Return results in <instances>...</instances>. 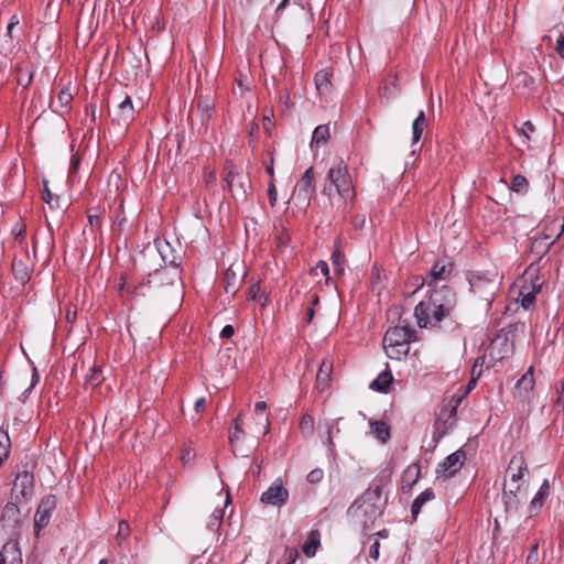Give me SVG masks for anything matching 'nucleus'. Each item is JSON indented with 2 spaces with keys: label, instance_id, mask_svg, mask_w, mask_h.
Returning a JSON list of instances; mask_svg holds the SVG:
<instances>
[{
  "label": "nucleus",
  "instance_id": "1",
  "mask_svg": "<svg viewBox=\"0 0 564 564\" xmlns=\"http://www.w3.org/2000/svg\"><path fill=\"white\" fill-rule=\"evenodd\" d=\"M322 193L328 197L330 206L336 210L344 215L350 212L357 194L348 164L341 158L332 161Z\"/></svg>",
  "mask_w": 564,
  "mask_h": 564
},
{
  "label": "nucleus",
  "instance_id": "2",
  "mask_svg": "<svg viewBox=\"0 0 564 564\" xmlns=\"http://www.w3.org/2000/svg\"><path fill=\"white\" fill-rule=\"evenodd\" d=\"M456 306L455 293L443 286L434 290L426 301H421L414 310L417 325L423 328L437 327L440 323L448 317Z\"/></svg>",
  "mask_w": 564,
  "mask_h": 564
},
{
  "label": "nucleus",
  "instance_id": "3",
  "mask_svg": "<svg viewBox=\"0 0 564 564\" xmlns=\"http://www.w3.org/2000/svg\"><path fill=\"white\" fill-rule=\"evenodd\" d=\"M527 474L528 467L523 456H513L506 470V481L502 494L507 520H512L519 511L521 502L525 501L528 498V484L524 479Z\"/></svg>",
  "mask_w": 564,
  "mask_h": 564
},
{
  "label": "nucleus",
  "instance_id": "4",
  "mask_svg": "<svg viewBox=\"0 0 564 564\" xmlns=\"http://www.w3.org/2000/svg\"><path fill=\"white\" fill-rule=\"evenodd\" d=\"M382 487L380 485L370 486L360 498H358L348 509V513L364 527L368 529L376 519L381 516L383 502L381 499Z\"/></svg>",
  "mask_w": 564,
  "mask_h": 564
},
{
  "label": "nucleus",
  "instance_id": "5",
  "mask_svg": "<svg viewBox=\"0 0 564 564\" xmlns=\"http://www.w3.org/2000/svg\"><path fill=\"white\" fill-rule=\"evenodd\" d=\"M414 332L409 325H397L389 328L383 337V347L390 359L401 360L410 350Z\"/></svg>",
  "mask_w": 564,
  "mask_h": 564
},
{
  "label": "nucleus",
  "instance_id": "6",
  "mask_svg": "<svg viewBox=\"0 0 564 564\" xmlns=\"http://www.w3.org/2000/svg\"><path fill=\"white\" fill-rule=\"evenodd\" d=\"M545 282L544 276L540 274L539 267L529 265L517 282L519 289L517 301L523 308H529L534 304L535 295L541 291Z\"/></svg>",
  "mask_w": 564,
  "mask_h": 564
},
{
  "label": "nucleus",
  "instance_id": "7",
  "mask_svg": "<svg viewBox=\"0 0 564 564\" xmlns=\"http://www.w3.org/2000/svg\"><path fill=\"white\" fill-rule=\"evenodd\" d=\"M469 283L474 294L486 301L488 304L492 301L499 289V282L496 273L474 275L470 278Z\"/></svg>",
  "mask_w": 564,
  "mask_h": 564
},
{
  "label": "nucleus",
  "instance_id": "8",
  "mask_svg": "<svg viewBox=\"0 0 564 564\" xmlns=\"http://www.w3.org/2000/svg\"><path fill=\"white\" fill-rule=\"evenodd\" d=\"M314 182V169L311 166L304 172L302 178L300 180L294 189V198L296 200H300V203L303 204L304 206L310 205L311 198L315 191Z\"/></svg>",
  "mask_w": 564,
  "mask_h": 564
},
{
  "label": "nucleus",
  "instance_id": "9",
  "mask_svg": "<svg viewBox=\"0 0 564 564\" xmlns=\"http://www.w3.org/2000/svg\"><path fill=\"white\" fill-rule=\"evenodd\" d=\"M466 454L459 449L448 455L436 468L438 477L447 479L454 476L464 465Z\"/></svg>",
  "mask_w": 564,
  "mask_h": 564
},
{
  "label": "nucleus",
  "instance_id": "10",
  "mask_svg": "<svg viewBox=\"0 0 564 564\" xmlns=\"http://www.w3.org/2000/svg\"><path fill=\"white\" fill-rule=\"evenodd\" d=\"M289 499V490L283 486L281 479H275L271 486L261 495V502L281 507Z\"/></svg>",
  "mask_w": 564,
  "mask_h": 564
},
{
  "label": "nucleus",
  "instance_id": "11",
  "mask_svg": "<svg viewBox=\"0 0 564 564\" xmlns=\"http://www.w3.org/2000/svg\"><path fill=\"white\" fill-rule=\"evenodd\" d=\"M55 507V496L50 495L41 500L34 517V529L36 534H39V532L48 524Z\"/></svg>",
  "mask_w": 564,
  "mask_h": 564
},
{
  "label": "nucleus",
  "instance_id": "12",
  "mask_svg": "<svg viewBox=\"0 0 564 564\" xmlns=\"http://www.w3.org/2000/svg\"><path fill=\"white\" fill-rule=\"evenodd\" d=\"M462 398H452L440 410L437 414V430H441L443 434L447 432L455 424L456 409Z\"/></svg>",
  "mask_w": 564,
  "mask_h": 564
},
{
  "label": "nucleus",
  "instance_id": "13",
  "mask_svg": "<svg viewBox=\"0 0 564 564\" xmlns=\"http://www.w3.org/2000/svg\"><path fill=\"white\" fill-rule=\"evenodd\" d=\"M225 180L228 189L235 198L245 199L247 197V189L250 182L245 174L229 171Z\"/></svg>",
  "mask_w": 564,
  "mask_h": 564
},
{
  "label": "nucleus",
  "instance_id": "14",
  "mask_svg": "<svg viewBox=\"0 0 564 564\" xmlns=\"http://www.w3.org/2000/svg\"><path fill=\"white\" fill-rule=\"evenodd\" d=\"M268 409L267 402L258 401L254 404V426L251 429L252 435L259 440L260 436H264L270 431L269 417L264 414Z\"/></svg>",
  "mask_w": 564,
  "mask_h": 564
},
{
  "label": "nucleus",
  "instance_id": "15",
  "mask_svg": "<svg viewBox=\"0 0 564 564\" xmlns=\"http://www.w3.org/2000/svg\"><path fill=\"white\" fill-rule=\"evenodd\" d=\"M534 368L531 366L518 380L514 388V397L522 402L529 401L534 389Z\"/></svg>",
  "mask_w": 564,
  "mask_h": 564
},
{
  "label": "nucleus",
  "instance_id": "16",
  "mask_svg": "<svg viewBox=\"0 0 564 564\" xmlns=\"http://www.w3.org/2000/svg\"><path fill=\"white\" fill-rule=\"evenodd\" d=\"M135 110L130 96L126 95L124 98L117 105L112 112V120L120 126H128L133 121Z\"/></svg>",
  "mask_w": 564,
  "mask_h": 564
},
{
  "label": "nucleus",
  "instance_id": "17",
  "mask_svg": "<svg viewBox=\"0 0 564 564\" xmlns=\"http://www.w3.org/2000/svg\"><path fill=\"white\" fill-rule=\"evenodd\" d=\"M242 282V268L240 264H231L224 273L223 283L226 293L235 295Z\"/></svg>",
  "mask_w": 564,
  "mask_h": 564
},
{
  "label": "nucleus",
  "instance_id": "18",
  "mask_svg": "<svg viewBox=\"0 0 564 564\" xmlns=\"http://www.w3.org/2000/svg\"><path fill=\"white\" fill-rule=\"evenodd\" d=\"M33 492V484H32V476L24 471L15 478L13 482L12 488V496L17 499H24L26 500L29 497L32 496Z\"/></svg>",
  "mask_w": 564,
  "mask_h": 564
},
{
  "label": "nucleus",
  "instance_id": "19",
  "mask_svg": "<svg viewBox=\"0 0 564 564\" xmlns=\"http://www.w3.org/2000/svg\"><path fill=\"white\" fill-rule=\"evenodd\" d=\"M22 516L19 507L13 502H8L2 511L0 522L4 529L14 530L21 522Z\"/></svg>",
  "mask_w": 564,
  "mask_h": 564
},
{
  "label": "nucleus",
  "instance_id": "20",
  "mask_svg": "<svg viewBox=\"0 0 564 564\" xmlns=\"http://www.w3.org/2000/svg\"><path fill=\"white\" fill-rule=\"evenodd\" d=\"M564 231V219L563 218H554L544 224L542 231L539 234L543 237L544 240H549L551 243H554Z\"/></svg>",
  "mask_w": 564,
  "mask_h": 564
},
{
  "label": "nucleus",
  "instance_id": "21",
  "mask_svg": "<svg viewBox=\"0 0 564 564\" xmlns=\"http://www.w3.org/2000/svg\"><path fill=\"white\" fill-rule=\"evenodd\" d=\"M512 352V346L506 336H497L490 345V354L497 359H503Z\"/></svg>",
  "mask_w": 564,
  "mask_h": 564
},
{
  "label": "nucleus",
  "instance_id": "22",
  "mask_svg": "<svg viewBox=\"0 0 564 564\" xmlns=\"http://www.w3.org/2000/svg\"><path fill=\"white\" fill-rule=\"evenodd\" d=\"M272 238L280 251L288 247L291 236L281 220L274 223Z\"/></svg>",
  "mask_w": 564,
  "mask_h": 564
},
{
  "label": "nucleus",
  "instance_id": "23",
  "mask_svg": "<svg viewBox=\"0 0 564 564\" xmlns=\"http://www.w3.org/2000/svg\"><path fill=\"white\" fill-rule=\"evenodd\" d=\"M245 431L241 426V415H238L234 421V427L229 432V441L234 453H240L243 455L240 448V442L245 438Z\"/></svg>",
  "mask_w": 564,
  "mask_h": 564
},
{
  "label": "nucleus",
  "instance_id": "24",
  "mask_svg": "<svg viewBox=\"0 0 564 564\" xmlns=\"http://www.w3.org/2000/svg\"><path fill=\"white\" fill-rule=\"evenodd\" d=\"M159 276L162 282H166L167 285L176 286L177 289L181 285L182 272L177 264L165 268L159 272Z\"/></svg>",
  "mask_w": 564,
  "mask_h": 564
},
{
  "label": "nucleus",
  "instance_id": "25",
  "mask_svg": "<svg viewBox=\"0 0 564 564\" xmlns=\"http://www.w3.org/2000/svg\"><path fill=\"white\" fill-rule=\"evenodd\" d=\"M452 272V264L448 261L441 260L434 263L432 267L429 278L431 282H436L441 280H445Z\"/></svg>",
  "mask_w": 564,
  "mask_h": 564
},
{
  "label": "nucleus",
  "instance_id": "26",
  "mask_svg": "<svg viewBox=\"0 0 564 564\" xmlns=\"http://www.w3.org/2000/svg\"><path fill=\"white\" fill-rule=\"evenodd\" d=\"M421 475V467L417 463L408 466L402 476V487L409 490L417 482Z\"/></svg>",
  "mask_w": 564,
  "mask_h": 564
},
{
  "label": "nucleus",
  "instance_id": "27",
  "mask_svg": "<svg viewBox=\"0 0 564 564\" xmlns=\"http://www.w3.org/2000/svg\"><path fill=\"white\" fill-rule=\"evenodd\" d=\"M319 545H321V533L318 530H312L308 533V536L302 546V551L305 554V556L313 557V556H315Z\"/></svg>",
  "mask_w": 564,
  "mask_h": 564
},
{
  "label": "nucleus",
  "instance_id": "28",
  "mask_svg": "<svg viewBox=\"0 0 564 564\" xmlns=\"http://www.w3.org/2000/svg\"><path fill=\"white\" fill-rule=\"evenodd\" d=\"M333 372V361L330 359H324L319 366L317 376H316V384L319 389H325L330 380V375Z\"/></svg>",
  "mask_w": 564,
  "mask_h": 564
},
{
  "label": "nucleus",
  "instance_id": "29",
  "mask_svg": "<svg viewBox=\"0 0 564 564\" xmlns=\"http://www.w3.org/2000/svg\"><path fill=\"white\" fill-rule=\"evenodd\" d=\"M12 272L15 280L24 285L30 280V269L28 263L22 259H14L12 262Z\"/></svg>",
  "mask_w": 564,
  "mask_h": 564
},
{
  "label": "nucleus",
  "instance_id": "30",
  "mask_svg": "<svg viewBox=\"0 0 564 564\" xmlns=\"http://www.w3.org/2000/svg\"><path fill=\"white\" fill-rule=\"evenodd\" d=\"M330 138L329 127L327 124H321L315 128L313 131L311 148H318L323 144H326Z\"/></svg>",
  "mask_w": 564,
  "mask_h": 564
},
{
  "label": "nucleus",
  "instance_id": "31",
  "mask_svg": "<svg viewBox=\"0 0 564 564\" xmlns=\"http://www.w3.org/2000/svg\"><path fill=\"white\" fill-rule=\"evenodd\" d=\"M435 498L434 491L432 489H425L421 492L413 501L411 507V513L414 519H416L420 513L422 507L427 502Z\"/></svg>",
  "mask_w": 564,
  "mask_h": 564
},
{
  "label": "nucleus",
  "instance_id": "32",
  "mask_svg": "<svg viewBox=\"0 0 564 564\" xmlns=\"http://www.w3.org/2000/svg\"><path fill=\"white\" fill-rule=\"evenodd\" d=\"M20 560L19 550L14 544H6L0 552V564H17Z\"/></svg>",
  "mask_w": 564,
  "mask_h": 564
},
{
  "label": "nucleus",
  "instance_id": "33",
  "mask_svg": "<svg viewBox=\"0 0 564 564\" xmlns=\"http://www.w3.org/2000/svg\"><path fill=\"white\" fill-rule=\"evenodd\" d=\"M393 381V377L390 371H382L371 383L370 388L379 392H387L390 384Z\"/></svg>",
  "mask_w": 564,
  "mask_h": 564
},
{
  "label": "nucleus",
  "instance_id": "34",
  "mask_svg": "<svg viewBox=\"0 0 564 564\" xmlns=\"http://www.w3.org/2000/svg\"><path fill=\"white\" fill-rule=\"evenodd\" d=\"M426 124H427V120L425 117V112L423 110H421L412 123V134H413L412 141H413V143H416L421 140L422 133H423L424 129L426 128Z\"/></svg>",
  "mask_w": 564,
  "mask_h": 564
},
{
  "label": "nucleus",
  "instance_id": "35",
  "mask_svg": "<svg viewBox=\"0 0 564 564\" xmlns=\"http://www.w3.org/2000/svg\"><path fill=\"white\" fill-rule=\"evenodd\" d=\"M371 433L382 443L390 438V427L384 421H373L370 423Z\"/></svg>",
  "mask_w": 564,
  "mask_h": 564
},
{
  "label": "nucleus",
  "instance_id": "36",
  "mask_svg": "<svg viewBox=\"0 0 564 564\" xmlns=\"http://www.w3.org/2000/svg\"><path fill=\"white\" fill-rule=\"evenodd\" d=\"M552 245L549 240H544L540 234H536L532 239L531 251L541 258L549 251Z\"/></svg>",
  "mask_w": 564,
  "mask_h": 564
},
{
  "label": "nucleus",
  "instance_id": "37",
  "mask_svg": "<svg viewBox=\"0 0 564 564\" xmlns=\"http://www.w3.org/2000/svg\"><path fill=\"white\" fill-rule=\"evenodd\" d=\"M549 494H550V484H549V480L545 479L543 481V484L541 485L539 491L535 494V496L531 500V505H530L531 510L533 511V510L541 508L544 499L549 496Z\"/></svg>",
  "mask_w": 564,
  "mask_h": 564
},
{
  "label": "nucleus",
  "instance_id": "38",
  "mask_svg": "<svg viewBox=\"0 0 564 564\" xmlns=\"http://www.w3.org/2000/svg\"><path fill=\"white\" fill-rule=\"evenodd\" d=\"M315 85L319 94H324L329 90L330 79L326 70H319L318 73H316Z\"/></svg>",
  "mask_w": 564,
  "mask_h": 564
},
{
  "label": "nucleus",
  "instance_id": "39",
  "mask_svg": "<svg viewBox=\"0 0 564 564\" xmlns=\"http://www.w3.org/2000/svg\"><path fill=\"white\" fill-rule=\"evenodd\" d=\"M332 263L334 267V271L338 274H341L345 270V256L339 250L338 247L335 248L332 254Z\"/></svg>",
  "mask_w": 564,
  "mask_h": 564
},
{
  "label": "nucleus",
  "instance_id": "40",
  "mask_svg": "<svg viewBox=\"0 0 564 564\" xmlns=\"http://www.w3.org/2000/svg\"><path fill=\"white\" fill-rule=\"evenodd\" d=\"M130 535V525L127 521L121 520L118 525L116 540L119 546H123L128 536Z\"/></svg>",
  "mask_w": 564,
  "mask_h": 564
},
{
  "label": "nucleus",
  "instance_id": "41",
  "mask_svg": "<svg viewBox=\"0 0 564 564\" xmlns=\"http://www.w3.org/2000/svg\"><path fill=\"white\" fill-rule=\"evenodd\" d=\"M104 380L102 372L99 368L94 367L89 370V373L86 376V384L91 387H98Z\"/></svg>",
  "mask_w": 564,
  "mask_h": 564
},
{
  "label": "nucleus",
  "instance_id": "42",
  "mask_svg": "<svg viewBox=\"0 0 564 564\" xmlns=\"http://www.w3.org/2000/svg\"><path fill=\"white\" fill-rule=\"evenodd\" d=\"M528 181L524 176L518 174V175H514L511 180V185H510V188L513 191V192H517V193H520V192H523L528 188Z\"/></svg>",
  "mask_w": 564,
  "mask_h": 564
},
{
  "label": "nucleus",
  "instance_id": "43",
  "mask_svg": "<svg viewBox=\"0 0 564 564\" xmlns=\"http://www.w3.org/2000/svg\"><path fill=\"white\" fill-rule=\"evenodd\" d=\"M300 429L304 435H312L314 431V419L305 414L300 421Z\"/></svg>",
  "mask_w": 564,
  "mask_h": 564
},
{
  "label": "nucleus",
  "instance_id": "44",
  "mask_svg": "<svg viewBox=\"0 0 564 564\" xmlns=\"http://www.w3.org/2000/svg\"><path fill=\"white\" fill-rule=\"evenodd\" d=\"M73 100V94L70 93L69 88H63L61 89V91L57 94V102L59 104V106L63 108V107H67Z\"/></svg>",
  "mask_w": 564,
  "mask_h": 564
},
{
  "label": "nucleus",
  "instance_id": "45",
  "mask_svg": "<svg viewBox=\"0 0 564 564\" xmlns=\"http://www.w3.org/2000/svg\"><path fill=\"white\" fill-rule=\"evenodd\" d=\"M224 518V510L223 509H215L214 512L212 513L210 518H209V521H208V528L210 530H215L216 528L219 527L221 520Z\"/></svg>",
  "mask_w": 564,
  "mask_h": 564
},
{
  "label": "nucleus",
  "instance_id": "46",
  "mask_svg": "<svg viewBox=\"0 0 564 564\" xmlns=\"http://www.w3.org/2000/svg\"><path fill=\"white\" fill-rule=\"evenodd\" d=\"M516 79L518 82V85L523 87H530L534 83V79L528 73L524 72L518 73L516 75Z\"/></svg>",
  "mask_w": 564,
  "mask_h": 564
},
{
  "label": "nucleus",
  "instance_id": "47",
  "mask_svg": "<svg viewBox=\"0 0 564 564\" xmlns=\"http://www.w3.org/2000/svg\"><path fill=\"white\" fill-rule=\"evenodd\" d=\"M43 199L51 207L57 206L58 197H55L47 187V182H44Z\"/></svg>",
  "mask_w": 564,
  "mask_h": 564
},
{
  "label": "nucleus",
  "instance_id": "48",
  "mask_svg": "<svg viewBox=\"0 0 564 564\" xmlns=\"http://www.w3.org/2000/svg\"><path fill=\"white\" fill-rule=\"evenodd\" d=\"M39 379H40V377H39L37 370H36V368H33L31 383H30L29 388L21 394V397H20L21 401H24L29 397L32 389L37 384Z\"/></svg>",
  "mask_w": 564,
  "mask_h": 564
},
{
  "label": "nucleus",
  "instance_id": "49",
  "mask_svg": "<svg viewBox=\"0 0 564 564\" xmlns=\"http://www.w3.org/2000/svg\"><path fill=\"white\" fill-rule=\"evenodd\" d=\"M312 272L313 274L317 275L318 273H321L322 275L324 276H328L329 274V268H328V264L327 262L325 261H318L317 264L312 269Z\"/></svg>",
  "mask_w": 564,
  "mask_h": 564
},
{
  "label": "nucleus",
  "instance_id": "50",
  "mask_svg": "<svg viewBox=\"0 0 564 564\" xmlns=\"http://www.w3.org/2000/svg\"><path fill=\"white\" fill-rule=\"evenodd\" d=\"M323 477H324L323 470L319 468H316L308 473L307 481L310 484H318L319 481H322Z\"/></svg>",
  "mask_w": 564,
  "mask_h": 564
},
{
  "label": "nucleus",
  "instance_id": "51",
  "mask_svg": "<svg viewBox=\"0 0 564 564\" xmlns=\"http://www.w3.org/2000/svg\"><path fill=\"white\" fill-rule=\"evenodd\" d=\"M535 130L533 123L528 120L522 124V128L520 129V133L524 137L525 142L530 140L531 133H533Z\"/></svg>",
  "mask_w": 564,
  "mask_h": 564
},
{
  "label": "nucleus",
  "instance_id": "52",
  "mask_svg": "<svg viewBox=\"0 0 564 564\" xmlns=\"http://www.w3.org/2000/svg\"><path fill=\"white\" fill-rule=\"evenodd\" d=\"M538 549H539L538 543L532 545V547L530 549L529 554L527 556V563L528 564H536L539 562Z\"/></svg>",
  "mask_w": 564,
  "mask_h": 564
},
{
  "label": "nucleus",
  "instance_id": "53",
  "mask_svg": "<svg viewBox=\"0 0 564 564\" xmlns=\"http://www.w3.org/2000/svg\"><path fill=\"white\" fill-rule=\"evenodd\" d=\"M268 196H269V202H270V205L272 207L275 206L276 204V200H278V192H276V188H275V185L273 182H271L269 184V188H268Z\"/></svg>",
  "mask_w": 564,
  "mask_h": 564
},
{
  "label": "nucleus",
  "instance_id": "54",
  "mask_svg": "<svg viewBox=\"0 0 564 564\" xmlns=\"http://www.w3.org/2000/svg\"><path fill=\"white\" fill-rule=\"evenodd\" d=\"M285 555L288 558V563L285 564H294L299 557V551L296 549H286Z\"/></svg>",
  "mask_w": 564,
  "mask_h": 564
},
{
  "label": "nucleus",
  "instance_id": "55",
  "mask_svg": "<svg viewBox=\"0 0 564 564\" xmlns=\"http://www.w3.org/2000/svg\"><path fill=\"white\" fill-rule=\"evenodd\" d=\"M380 542L375 540L369 550V556L377 561L379 558Z\"/></svg>",
  "mask_w": 564,
  "mask_h": 564
},
{
  "label": "nucleus",
  "instance_id": "56",
  "mask_svg": "<svg viewBox=\"0 0 564 564\" xmlns=\"http://www.w3.org/2000/svg\"><path fill=\"white\" fill-rule=\"evenodd\" d=\"M198 109L202 110L204 121H208L212 118L213 108L208 104H199Z\"/></svg>",
  "mask_w": 564,
  "mask_h": 564
},
{
  "label": "nucleus",
  "instance_id": "57",
  "mask_svg": "<svg viewBox=\"0 0 564 564\" xmlns=\"http://www.w3.org/2000/svg\"><path fill=\"white\" fill-rule=\"evenodd\" d=\"M338 424V421H334L332 424H327V436H326V443L329 447H332L334 445L333 443V437H334V434H333V431L335 429V426Z\"/></svg>",
  "mask_w": 564,
  "mask_h": 564
},
{
  "label": "nucleus",
  "instance_id": "58",
  "mask_svg": "<svg viewBox=\"0 0 564 564\" xmlns=\"http://www.w3.org/2000/svg\"><path fill=\"white\" fill-rule=\"evenodd\" d=\"M259 292H260V285L258 283L251 285V288L249 289V293H248L249 299L253 300V301L261 302V296L258 297Z\"/></svg>",
  "mask_w": 564,
  "mask_h": 564
},
{
  "label": "nucleus",
  "instance_id": "59",
  "mask_svg": "<svg viewBox=\"0 0 564 564\" xmlns=\"http://www.w3.org/2000/svg\"><path fill=\"white\" fill-rule=\"evenodd\" d=\"M555 51L562 58H564V35L561 33L556 41Z\"/></svg>",
  "mask_w": 564,
  "mask_h": 564
},
{
  "label": "nucleus",
  "instance_id": "60",
  "mask_svg": "<svg viewBox=\"0 0 564 564\" xmlns=\"http://www.w3.org/2000/svg\"><path fill=\"white\" fill-rule=\"evenodd\" d=\"M88 221L93 228H99L101 226L100 216L98 214H89Z\"/></svg>",
  "mask_w": 564,
  "mask_h": 564
},
{
  "label": "nucleus",
  "instance_id": "61",
  "mask_svg": "<svg viewBox=\"0 0 564 564\" xmlns=\"http://www.w3.org/2000/svg\"><path fill=\"white\" fill-rule=\"evenodd\" d=\"M235 333V329L231 325H226L220 332V336L223 338H230Z\"/></svg>",
  "mask_w": 564,
  "mask_h": 564
},
{
  "label": "nucleus",
  "instance_id": "62",
  "mask_svg": "<svg viewBox=\"0 0 564 564\" xmlns=\"http://www.w3.org/2000/svg\"><path fill=\"white\" fill-rule=\"evenodd\" d=\"M31 80H32V74L31 73H28L25 75V77L24 76H20L18 78L19 85H21L23 87H28L30 85Z\"/></svg>",
  "mask_w": 564,
  "mask_h": 564
},
{
  "label": "nucleus",
  "instance_id": "63",
  "mask_svg": "<svg viewBox=\"0 0 564 564\" xmlns=\"http://www.w3.org/2000/svg\"><path fill=\"white\" fill-rule=\"evenodd\" d=\"M25 232V226L24 225H18L14 228V235L17 240H21L24 237Z\"/></svg>",
  "mask_w": 564,
  "mask_h": 564
},
{
  "label": "nucleus",
  "instance_id": "64",
  "mask_svg": "<svg viewBox=\"0 0 564 564\" xmlns=\"http://www.w3.org/2000/svg\"><path fill=\"white\" fill-rule=\"evenodd\" d=\"M13 29L14 28H11V25H7V33H6V41L9 42V45L12 47L13 46V42H14V39H13Z\"/></svg>",
  "mask_w": 564,
  "mask_h": 564
}]
</instances>
